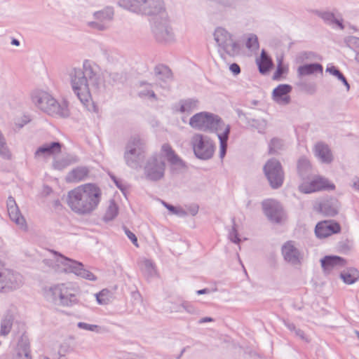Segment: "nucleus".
<instances>
[{"mask_svg": "<svg viewBox=\"0 0 359 359\" xmlns=\"http://www.w3.org/2000/svg\"><path fill=\"white\" fill-rule=\"evenodd\" d=\"M69 78L74 94L83 104L91 100L90 86L95 93L101 90L100 78L95 65L90 60H85L82 68H73L69 72Z\"/></svg>", "mask_w": 359, "mask_h": 359, "instance_id": "f257e3e1", "label": "nucleus"}, {"mask_svg": "<svg viewBox=\"0 0 359 359\" xmlns=\"http://www.w3.org/2000/svg\"><path fill=\"white\" fill-rule=\"evenodd\" d=\"M101 196L102 191L97 185L85 184L68 192L67 203L73 212L84 215L97 208Z\"/></svg>", "mask_w": 359, "mask_h": 359, "instance_id": "f03ea898", "label": "nucleus"}, {"mask_svg": "<svg viewBox=\"0 0 359 359\" xmlns=\"http://www.w3.org/2000/svg\"><path fill=\"white\" fill-rule=\"evenodd\" d=\"M32 101L37 108L49 116L67 118L69 115L67 104L65 102H59L46 91L36 90L33 92Z\"/></svg>", "mask_w": 359, "mask_h": 359, "instance_id": "7ed1b4c3", "label": "nucleus"}, {"mask_svg": "<svg viewBox=\"0 0 359 359\" xmlns=\"http://www.w3.org/2000/svg\"><path fill=\"white\" fill-rule=\"evenodd\" d=\"M121 6L133 13L154 20L168 13L164 0H123Z\"/></svg>", "mask_w": 359, "mask_h": 359, "instance_id": "20e7f679", "label": "nucleus"}, {"mask_svg": "<svg viewBox=\"0 0 359 359\" xmlns=\"http://www.w3.org/2000/svg\"><path fill=\"white\" fill-rule=\"evenodd\" d=\"M189 124L194 129L217 135L220 131H224L227 126L218 115L207 111L196 113L192 116Z\"/></svg>", "mask_w": 359, "mask_h": 359, "instance_id": "39448f33", "label": "nucleus"}, {"mask_svg": "<svg viewBox=\"0 0 359 359\" xmlns=\"http://www.w3.org/2000/svg\"><path fill=\"white\" fill-rule=\"evenodd\" d=\"M145 152L144 142L139 137H131L125 147L123 158L126 164L130 168L138 169L144 158Z\"/></svg>", "mask_w": 359, "mask_h": 359, "instance_id": "423d86ee", "label": "nucleus"}, {"mask_svg": "<svg viewBox=\"0 0 359 359\" xmlns=\"http://www.w3.org/2000/svg\"><path fill=\"white\" fill-rule=\"evenodd\" d=\"M53 302L62 306H72L78 302L77 288L72 283L57 284L50 287Z\"/></svg>", "mask_w": 359, "mask_h": 359, "instance_id": "0eeeda50", "label": "nucleus"}, {"mask_svg": "<svg viewBox=\"0 0 359 359\" xmlns=\"http://www.w3.org/2000/svg\"><path fill=\"white\" fill-rule=\"evenodd\" d=\"M149 22L152 34L156 41L168 43L175 41V34L168 13L149 20Z\"/></svg>", "mask_w": 359, "mask_h": 359, "instance_id": "6e6552de", "label": "nucleus"}, {"mask_svg": "<svg viewBox=\"0 0 359 359\" xmlns=\"http://www.w3.org/2000/svg\"><path fill=\"white\" fill-rule=\"evenodd\" d=\"M190 144L196 157L206 161L212 158L215 151V144L208 135L201 133L194 134Z\"/></svg>", "mask_w": 359, "mask_h": 359, "instance_id": "1a4fd4ad", "label": "nucleus"}, {"mask_svg": "<svg viewBox=\"0 0 359 359\" xmlns=\"http://www.w3.org/2000/svg\"><path fill=\"white\" fill-rule=\"evenodd\" d=\"M214 39L218 46V51L222 57H224V54L231 57L239 54V44L233 40L232 35L224 28L217 27L214 32Z\"/></svg>", "mask_w": 359, "mask_h": 359, "instance_id": "9d476101", "label": "nucleus"}, {"mask_svg": "<svg viewBox=\"0 0 359 359\" xmlns=\"http://www.w3.org/2000/svg\"><path fill=\"white\" fill-rule=\"evenodd\" d=\"M165 163L158 154L149 157L144 166V175L147 180L158 182L164 178Z\"/></svg>", "mask_w": 359, "mask_h": 359, "instance_id": "9b49d317", "label": "nucleus"}, {"mask_svg": "<svg viewBox=\"0 0 359 359\" xmlns=\"http://www.w3.org/2000/svg\"><path fill=\"white\" fill-rule=\"evenodd\" d=\"M334 189V184L320 175H313L309 180L302 182L298 186L299 191L305 194Z\"/></svg>", "mask_w": 359, "mask_h": 359, "instance_id": "f8f14e48", "label": "nucleus"}, {"mask_svg": "<svg viewBox=\"0 0 359 359\" xmlns=\"http://www.w3.org/2000/svg\"><path fill=\"white\" fill-rule=\"evenodd\" d=\"M58 257L56 262L64 266V271L67 273H74L78 276H81L89 280H95L96 276L90 271L83 268L81 262L69 259L56 251H52Z\"/></svg>", "mask_w": 359, "mask_h": 359, "instance_id": "ddd939ff", "label": "nucleus"}, {"mask_svg": "<svg viewBox=\"0 0 359 359\" xmlns=\"http://www.w3.org/2000/svg\"><path fill=\"white\" fill-rule=\"evenodd\" d=\"M264 174L273 189L280 187L284 181V172L279 161L269 159L264 166Z\"/></svg>", "mask_w": 359, "mask_h": 359, "instance_id": "4468645a", "label": "nucleus"}, {"mask_svg": "<svg viewBox=\"0 0 359 359\" xmlns=\"http://www.w3.org/2000/svg\"><path fill=\"white\" fill-rule=\"evenodd\" d=\"M22 284V276L20 273L4 267L0 260V292L16 290Z\"/></svg>", "mask_w": 359, "mask_h": 359, "instance_id": "2eb2a0df", "label": "nucleus"}, {"mask_svg": "<svg viewBox=\"0 0 359 359\" xmlns=\"http://www.w3.org/2000/svg\"><path fill=\"white\" fill-rule=\"evenodd\" d=\"M93 16L96 21L88 22V26L97 31H106L109 28V23L114 20V9L111 6H106L94 12Z\"/></svg>", "mask_w": 359, "mask_h": 359, "instance_id": "dca6fc26", "label": "nucleus"}, {"mask_svg": "<svg viewBox=\"0 0 359 359\" xmlns=\"http://www.w3.org/2000/svg\"><path fill=\"white\" fill-rule=\"evenodd\" d=\"M341 203L335 197L327 196L315 202L313 210L325 217H334L340 210Z\"/></svg>", "mask_w": 359, "mask_h": 359, "instance_id": "f3484780", "label": "nucleus"}, {"mask_svg": "<svg viewBox=\"0 0 359 359\" xmlns=\"http://www.w3.org/2000/svg\"><path fill=\"white\" fill-rule=\"evenodd\" d=\"M161 151L170 163L172 172L179 173L187 168L185 162L175 152L169 144H163Z\"/></svg>", "mask_w": 359, "mask_h": 359, "instance_id": "a211bd4d", "label": "nucleus"}, {"mask_svg": "<svg viewBox=\"0 0 359 359\" xmlns=\"http://www.w3.org/2000/svg\"><path fill=\"white\" fill-rule=\"evenodd\" d=\"M264 212L272 222L280 223L283 218V212L280 205L275 201L269 200L262 203Z\"/></svg>", "mask_w": 359, "mask_h": 359, "instance_id": "6ab92c4d", "label": "nucleus"}, {"mask_svg": "<svg viewBox=\"0 0 359 359\" xmlns=\"http://www.w3.org/2000/svg\"><path fill=\"white\" fill-rule=\"evenodd\" d=\"M341 231L340 224L334 220H325L318 222L315 228V233L318 238H326Z\"/></svg>", "mask_w": 359, "mask_h": 359, "instance_id": "aec40b11", "label": "nucleus"}, {"mask_svg": "<svg viewBox=\"0 0 359 359\" xmlns=\"http://www.w3.org/2000/svg\"><path fill=\"white\" fill-rule=\"evenodd\" d=\"M281 251L283 258L287 262L292 265L300 264L302 258V255L300 251L295 247L294 241H289L285 243L282 246Z\"/></svg>", "mask_w": 359, "mask_h": 359, "instance_id": "412c9836", "label": "nucleus"}, {"mask_svg": "<svg viewBox=\"0 0 359 359\" xmlns=\"http://www.w3.org/2000/svg\"><path fill=\"white\" fill-rule=\"evenodd\" d=\"M6 205L10 219L20 226L25 227L26 226L25 219L21 214L18 205L13 196L8 198Z\"/></svg>", "mask_w": 359, "mask_h": 359, "instance_id": "4be33fe9", "label": "nucleus"}, {"mask_svg": "<svg viewBox=\"0 0 359 359\" xmlns=\"http://www.w3.org/2000/svg\"><path fill=\"white\" fill-rule=\"evenodd\" d=\"M292 86L289 84H280L273 89V100L278 104L286 105L290 102L288 94L292 91Z\"/></svg>", "mask_w": 359, "mask_h": 359, "instance_id": "5701e85b", "label": "nucleus"}, {"mask_svg": "<svg viewBox=\"0 0 359 359\" xmlns=\"http://www.w3.org/2000/svg\"><path fill=\"white\" fill-rule=\"evenodd\" d=\"M321 266L324 271L329 273L332 270L339 269L346 264V260L337 255H327L320 260Z\"/></svg>", "mask_w": 359, "mask_h": 359, "instance_id": "b1692460", "label": "nucleus"}, {"mask_svg": "<svg viewBox=\"0 0 359 359\" xmlns=\"http://www.w3.org/2000/svg\"><path fill=\"white\" fill-rule=\"evenodd\" d=\"M62 144L59 142H52L39 147L34 153L35 158H45L61 151Z\"/></svg>", "mask_w": 359, "mask_h": 359, "instance_id": "393cba45", "label": "nucleus"}, {"mask_svg": "<svg viewBox=\"0 0 359 359\" xmlns=\"http://www.w3.org/2000/svg\"><path fill=\"white\" fill-rule=\"evenodd\" d=\"M314 154L323 163L330 164L333 161V155L330 148L323 142H318L315 144Z\"/></svg>", "mask_w": 359, "mask_h": 359, "instance_id": "a878e982", "label": "nucleus"}, {"mask_svg": "<svg viewBox=\"0 0 359 359\" xmlns=\"http://www.w3.org/2000/svg\"><path fill=\"white\" fill-rule=\"evenodd\" d=\"M297 175L302 182L309 180L313 175V167L310 161L305 156L299 158L297 163Z\"/></svg>", "mask_w": 359, "mask_h": 359, "instance_id": "bb28decb", "label": "nucleus"}, {"mask_svg": "<svg viewBox=\"0 0 359 359\" xmlns=\"http://www.w3.org/2000/svg\"><path fill=\"white\" fill-rule=\"evenodd\" d=\"M175 110L182 114H190L198 109L199 101L196 98L180 100L175 106Z\"/></svg>", "mask_w": 359, "mask_h": 359, "instance_id": "cd10ccee", "label": "nucleus"}, {"mask_svg": "<svg viewBox=\"0 0 359 359\" xmlns=\"http://www.w3.org/2000/svg\"><path fill=\"white\" fill-rule=\"evenodd\" d=\"M154 74L157 80L159 81V85L162 88H165V85L172 80V71L166 65H156L154 68Z\"/></svg>", "mask_w": 359, "mask_h": 359, "instance_id": "c85d7f7f", "label": "nucleus"}, {"mask_svg": "<svg viewBox=\"0 0 359 359\" xmlns=\"http://www.w3.org/2000/svg\"><path fill=\"white\" fill-rule=\"evenodd\" d=\"M90 170L86 166H78L72 170L66 176V181L70 183H76L86 180L89 175Z\"/></svg>", "mask_w": 359, "mask_h": 359, "instance_id": "c756f323", "label": "nucleus"}, {"mask_svg": "<svg viewBox=\"0 0 359 359\" xmlns=\"http://www.w3.org/2000/svg\"><path fill=\"white\" fill-rule=\"evenodd\" d=\"M314 13L319 18L323 20V21L327 25H337L341 29H344V26L342 23L343 20H338L334 17L333 13L329 11H320L316 10Z\"/></svg>", "mask_w": 359, "mask_h": 359, "instance_id": "7c9ffc66", "label": "nucleus"}, {"mask_svg": "<svg viewBox=\"0 0 359 359\" xmlns=\"http://www.w3.org/2000/svg\"><path fill=\"white\" fill-rule=\"evenodd\" d=\"M257 62L259 72L263 74L269 72L273 67V61L264 50H262L260 57Z\"/></svg>", "mask_w": 359, "mask_h": 359, "instance_id": "2f4dec72", "label": "nucleus"}, {"mask_svg": "<svg viewBox=\"0 0 359 359\" xmlns=\"http://www.w3.org/2000/svg\"><path fill=\"white\" fill-rule=\"evenodd\" d=\"M323 71V67L322 65L319 63H311L304 65L299 66L297 69L298 75L300 76L310 75L317 72L322 74Z\"/></svg>", "mask_w": 359, "mask_h": 359, "instance_id": "473e14b6", "label": "nucleus"}, {"mask_svg": "<svg viewBox=\"0 0 359 359\" xmlns=\"http://www.w3.org/2000/svg\"><path fill=\"white\" fill-rule=\"evenodd\" d=\"M231 127L226 126L222 133H218L217 137L219 140V157L223 158L226 155L227 150V142L230 134Z\"/></svg>", "mask_w": 359, "mask_h": 359, "instance_id": "72a5a7b5", "label": "nucleus"}, {"mask_svg": "<svg viewBox=\"0 0 359 359\" xmlns=\"http://www.w3.org/2000/svg\"><path fill=\"white\" fill-rule=\"evenodd\" d=\"M79 158L76 156L67 155L62 158L55 160L53 162V166L55 169L61 170L71 164L77 163Z\"/></svg>", "mask_w": 359, "mask_h": 359, "instance_id": "f704fd0d", "label": "nucleus"}, {"mask_svg": "<svg viewBox=\"0 0 359 359\" xmlns=\"http://www.w3.org/2000/svg\"><path fill=\"white\" fill-rule=\"evenodd\" d=\"M340 277L346 284H353L359 278V271L355 268H349L340 273Z\"/></svg>", "mask_w": 359, "mask_h": 359, "instance_id": "c9c22d12", "label": "nucleus"}, {"mask_svg": "<svg viewBox=\"0 0 359 359\" xmlns=\"http://www.w3.org/2000/svg\"><path fill=\"white\" fill-rule=\"evenodd\" d=\"M345 45L355 53V60L359 63V37L348 36L344 39Z\"/></svg>", "mask_w": 359, "mask_h": 359, "instance_id": "e433bc0d", "label": "nucleus"}, {"mask_svg": "<svg viewBox=\"0 0 359 359\" xmlns=\"http://www.w3.org/2000/svg\"><path fill=\"white\" fill-rule=\"evenodd\" d=\"M13 322V316L11 313H6L1 322V335L6 336L11 332Z\"/></svg>", "mask_w": 359, "mask_h": 359, "instance_id": "4c0bfd02", "label": "nucleus"}, {"mask_svg": "<svg viewBox=\"0 0 359 359\" xmlns=\"http://www.w3.org/2000/svg\"><path fill=\"white\" fill-rule=\"evenodd\" d=\"M140 269L144 276L147 278L153 277L156 274L154 263L149 259H144L140 264Z\"/></svg>", "mask_w": 359, "mask_h": 359, "instance_id": "58836bf2", "label": "nucleus"}, {"mask_svg": "<svg viewBox=\"0 0 359 359\" xmlns=\"http://www.w3.org/2000/svg\"><path fill=\"white\" fill-rule=\"evenodd\" d=\"M140 87H143V86L146 87L145 90H142L138 93V95L140 97L143 98V97H149L153 98L154 100H157V97H156L155 93L151 89L153 87V84L149 83L147 81H140Z\"/></svg>", "mask_w": 359, "mask_h": 359, "instance_id": "ea45409f", "label": "nucleus"}, {"mask_svg": "<svg viewBox=\"0 0 359 359\" xmlns=\"http://www.w3.org/2000/svg\"><path fill=\"white\" fill-rule=\"evenodd\" d=\"M118 208L114 201H111L104 214V219L106 222L114 219L118 215Z\"/></svg>", "mask_w": 359, "mask_h": 359, "instance_id": "a19ab883", "label": "nucleus"}, {"mask_svg": "<svg viewBox=\"0 0 359 359\" xmlns=\"http://www.w3.org/2000/svg\"><path fill=\"white\" fill-rule=\"evenodd\" d=\"M96 300L99 304L105 305L107 304L110 301L111 293L110 291L104 289L99 293L95 294Z\"/></svg>", "mask_w": 359, "mask_h": 359, "instance_id": "79ce46f5", "label": "nucleus"}, {"mask_svg": "<svg viewBox=\"0 0 359 359\" xmlns=\"http://www.w3.org/2000/svg\"><path fill=\"white\" fill-rule=\"evenodd\" d=\"M13 359H32L29 346L27 344L20 346V348Z\"/></svg>", "mask_w": 359, "mask_h": 359, "instance_id": "37998d69", "label": "nucleus"}, {"mask_svg": "<svg viewBox=\"0 0 359 359\" xmlns=\"http://www.w3.org/2000/svg\"><path fill=\"white\" fill-rule=\"evenodd\" d=\"M246 48L251 50H256L259 48V41L257 35L254 34H250L246 43Z\"/></svg>", "mask_w": 359, "mask_h": 359, "instance_id": "c03bdc74", "label": "nucleus"}, {"mask_svg": "<svg viewBox=\"0 0 359 359\" xmlns=\"http://www.w3.org/2000/svg\"><path fill=\"white\" fill-rule=\"evenodd\" d=\"M283 141L278 138H273L269 145V154H274L283 147Z\"/></svg>", "mask_w": 359, "mask_h": 359, "instance_id": "a18cd8bd", "label": "nucleus"}, {"mask_svg": "<svg viewBox=\"0 0 359 359\" xmlns=\"http://www.w3.org/2000/svg\"><path fill=\"white\" fill-rule=\"evenodd\" d=\"M251 127L258 130L259 133H262L266 127V122L264 119H250L248 121Z\"/></svg>", "mask_w": 359, "mask_h": 359, "instance_id": "49530a36", "label": "nucleus"}, {"mask_svg": "<svg viewBox=\"0 0 359 359\" xmlns=\"http://www.w3.org/2000/svg\"><path fill=\"white\" fill-rule=\"evenodd\" d=\"M175 309L176 312H181V309H184L187 313L194 314L196 313V309L189 303L183 302L180 305H177L175 307L172 308Z\"/></svg>", "mask_w": 359, "mask_h": 359, "instance_id": "de8ad7c7", "label": "nucleus"}, {"mask_svg": "<svg viewBox=\"0 0 359 359\" xmlns=\"http://www.w3.org/2000/svg\"><path fill=\"white\" fill-rule=\"evenodd\" d=\"M123 81L122 74L118 72H111L109 74V82L112 86L121 83Z\"/></svg>", "mask_w": 359, "mask_h": 359, "instance_id": "09e8293b", "label": "nucleus"}, {"mask_svg": "<svg viewBox=\"0 0 359 359\" xmlns=\"http://www.w3.org/2000/svg\"><path fill=\"white\" fill-rule=\"evenodd\" d=\"M232 222H233V226H232L231 231L229 233V238L233 243H239L241 241V239L238 237V230L236 226L234 218L232 219Z\"/></svg>", "mask_w": 359, "mask_h": 359, "instance_id": "8fccbe9b", "label": "nucleus"}, {"mask_svg": "<svg viewBox=\"0 0 359 359\" xmlns=\"http://www.w3.org/2000/svg\"><path fill=\"white\" fill-rule=\"evenodd\" d=\"M77 326L80 329L92 331V332H100V330H101V327L97 325L88 324V323H83V322H79L77 324Z\"/></svg>", "mask_w": 359, "mask_h": 359, "instance_id": "3c124183", "label": "nucleus"}, {"mask_svg": "<svg viewBox=\"0 0 359 359\" xmlns=\"http://www.w3.org/2000/svg\"><path fill=\"white\" fill-rule=\"evenodd\" d=\"M287 72V69L283 65L282 60H279L277 69L273 76V80H279L282 75Z\"/></svg>", "mask_w": 359, "mask_h": 359, "instance_id": "603ef678", "label": "nucleus"}, {"mask_svg": "<svg viewBox=\"0 0 359 359\" xmlns=\"http://www.w3.org/2000/svg\"><path fill=\"white\" fill-rule=\"evenodd\" d=\"M72 351L73 348L70 346V344L67 342H64L60 346L58 354L61 357H65L67 353H70Z\"/></svg>", "mask_w": 359, "mask_h": 359, "instance_id": "864d4df0", "label": "nucleus"}, {"mask_svg": "<svg viewBox=\"0 0 359 359\" xmlns=\"http://www.w3.org/2000/svg\"><path fill=\"white\" fill-rule=\"evenodd\" d=\"M326 72L336 76L341 81L345 78L344 74L334 66L327 67L326 69Z\"/></svg>", "mask_w": 359, "mask_h": 359, "instance_id": "5fc2aeb1", "label": "nucleus"}, {"mask_svg": "<svg viewBox=\"0 0 359 359\" xmlns=\"http://www.w3.org/2000/svg\"><path fill=\"white\" fill-rule=\"evenodd\" d=\"M123 229H124L125 233L126 234L128 238L131 241V242L133 243V245H135V246L137 247L138 243H137V238L136 236L126 226L123 227Z\"/></svg>", "mask_w": 359, "mask_h": 359, "instance_id": "6e6d98bb", "label": "nucleus"}, {"mask_svg": "<svg viewBox=\"0 0 359 359\" xmlns=\"http://www.w3.org/2000/svg\"><path fill=\"white\" fill-rule=\"evenodd\" d=\"M303 55L306 59L308 60H321V57L311 51L304 52Z\"/></svg>", "mask_w": 359, "mask_h": 359, "instance_id": "4d7b16f0", "label": "nucleus"}, {"mask_svg": "<svg viewBox=\"0 0 359 359\" xmlns=\"http://www.w3.org/2000/svg\"><path fill=\"white\" fill-rule=\"evenodd\" d=\"M229 69L235 75H237L241 72V68L236 63L231 64L229 67Z\"/></svg>", "mask_w": 359, "mask_h": 359, "instance_id": "13d9d810", "label": "nucleus"}, {"mask_svg": "<svg viewBox=\"0 0 359 359\" xmlns=\"http://www.w3.org/2000/svg\"><path fill=\"white\" fill-rule=\"evenodd\" d=\"M173 214L178 215L180 217H185L188 215L187 212L184 210H183L182 208H176Z\"/></svg>", "mask_w": 359, "mask_h": 359, "instance_id": "bf43d9fd", "label": "nucleus"}, {"mask_svg": "<svg viewBox=\"0 0 359 359\" xmlns=\"http://www.w3.org/2000/svg\"><path fill=\"white\" fill-rule=\"evenodd\" d=\"M111 179L116 184V187L121 191H123L125 189V186L122 184L121 181L116 179L114 176L111 177Z\"/></svg>", "mask_w": 359, "mask_h": 359, "instance_id": "052dcab7", "label": "nucleus"}, {"mask_svg": "<svg viewBox=\"0 0 359 359\" xmlns=\"http://www.w3.org/2000/svg\"><path fill=\"white\" fill-rule=\"evenodd\" d=\"M283 323L287 327V329L290 330V331L294 332L295 330L297 329L294 324L292 323H290L289 321L284 320Z\"/></svg>", "mask_w": 359, "mask_h": 359, "instance_id": "680f3d73", "label": "nucleus"}, {"mask_svg": "<svg viewBox=\"0 0 359 359\" xmlns=\"http://www.w3.org/2000/svg\"><path fill=\"white\" fill-rule=\"evenodd\" d=\"M29 120L27 117L25 116L22 119L21 123H15V126L18 127V128L20 129L22 128L25 124H27Z\"/></svg>", "mask_w": 359, "mask_h": 359, "instance_id": "e2e57ef3", "label": "nucleus"}, {"mask_svg": "<svg viewBox=\"0 0 359 359\" xmlns=\"http://www.w3.org/2000/svg\"><path fill=\"white\" fill-rule=\"evenodd\" d=\"M162 203L169 211H170L173 214L177 207H175L172 205H170L165 201H162Z\"/></svg>", "mask_w": 359, "mask_h": 359, "instance_id": "0e129e2a", "label": "nucleus"}, {"mask_svg": "<svg viewBox=\"0 0 359 359\" xmlns=\"http://www.w3.org/2000/svg\"><path fill=\"white\" fill-rule=\"evenodd\" d=\"M294 332H295L296 336L299 337L302 339H306L305 334H304L303 330L297 328L295 330Z\"/></svg>", "mask_w": 359, "mask_h": 359, "instance_id": "69168bd1", "label": "nucleus"}, {"mask_svg": "<svg viewBox=\"0 0 359 359\" xmlns=\"http://www.w3.org/2000/svg\"><path fill=\"white\" fill-rule=\"evenodd\" d=\"M213 321H214V319L211 317H204V318H201L198 320V323L202 324V323H210V322H213Z\"/></svg>", "mask_w": 359, "mask_h": 359, "instance_id": "338daca9", "label": "nucleus"}, {"mask_svg": "<svg viewBox=\"0 0 359 359\" xmlns=\"http://www.w3.org/2000/svg\"><path fill=\"white\" fill-rule=\"evenodd\" d=\"M189 213L194 216L196 215L198 212V207L196 206V205H194V206H192V207H190L189 209Z\"/></svg>", "mask_w": 359, "mask_h": 359, "instance_id": "774afa93", "label": "nucleus"}]
</instances>
